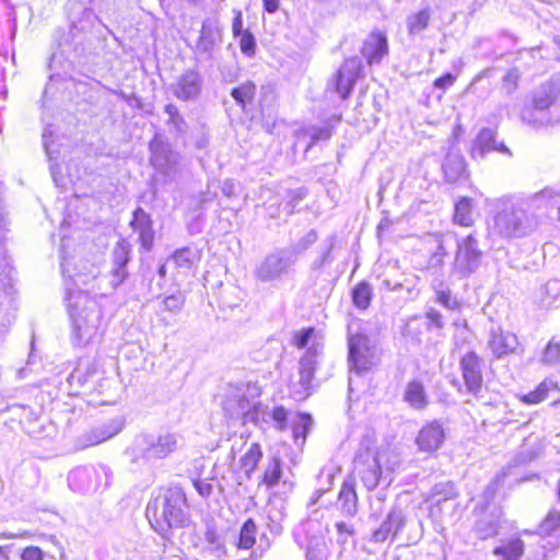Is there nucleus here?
Segmentation results:
<instances>
[{
  "mask_svg": "<svg viewBox=\"0 0 560 560\" xmlns=\"http://www.w3.org/2000/svg\"><path fill=\"white\" fill-rule=\"evenodd\" d=\"M317 240V232L315 230H311L288 249L294 253V256L298 258L300 254L308 249Z\"/></svg>",
  "mask_w": 560,
  "mask_h": 560,
  "instance_id": "nucleus-54",
  "label": "nucleus"
},
{
  "mask_svg": "<svg viewBox=\"0 0 560 560\" xmlns=\"http://www.w3.org/2000/svg\"><path fill=\"white\" fill-rule=\"evenodd\" d=\"M131 245L124 238L113 249V269L110 284L117 288L128 276L127 264L130 260Z\"/></svg>",
  "mask_w": 560,
  "mask_h": 560,
  "instance_id": "nucleus-20",
  "label": "nucleus"
},
{
  "mask_svg": "<svg viewBox=\"0 0 560 560\" xmlns=\"http://www.w3.org/2000/svg\"><path fill=\"white\" fill-rule=\"evenodd\" d=\"M149 148L153 167L165 177L166 182L175 179L179 173V154L158 137H154Z\"/></svg>",
  "mask_w": 560,
  "mask_h": 560,
  "instance_id": "nucleus-11",
  "label": "nucleus"
},
{
  "mask_svg": "<svg viewBox=\"0 0 560 560\" xmlns=\"http://www.w3.org/2000/svg\"><path fill=\"white\" fill-rule=\"evenodd\" d=\"M68 311L79 345H86L101 334L102 312L86 292L67 289Z\"/></svg>",
  "mask_w": 560,
  "mask_h": 560,
  "instance_id": "nucleus-4",
  "label": "nucleus"
},
{
  "mask_svg": "<svg viewBox=\"0 0 560 560\" xmlns=\"http://www.w3.org/2000/svg\"><path fill=\"white\" fill-rule=\"evenodd\" d=\"M350 371L362 373L369 371L374 364V350L369 345L365 335L351 334L348 337Z\"/></svg>",
  "mask_w": 560,
  "mask_h": 560,
  "instance_id": "nucleus-13",
  "label": "nucleus"
},
{
  "mask_svg": "<svg viewBox=\"0 0 560 560\" xmlns=\"http://www.w3.org/2000/svg\"><path fill=\"white\" fill-rule=\"evenodd\" d=\"M542 451V444L538 436L529 435L523 442L520 451L514 458L509 463L508 467L498 475L495 479L485 490L486 500H490L494 497L498 487L503 482V479L512 475V470L518 466L526 465L536 458H538Z\"/></svg>",
  "mask_w": 560,
  "mask_h": 560,
  "instance_id": "nucleus-9",
  "label": "nucleus"
},
{
  "mask_svg": "<svg viewBox=\"0 0 560 560\" xmlns=\"http://www.w3.org/2000/svg\"><path fill=\"white\" fill-rule=\"evenodd\" d=\"M482 255L478 240L472 233L458 238L454 270L462 277L470 276L480 267Z\"/></svg>",
  "mask_w": 560,
  "mask_h": 560,
  "instance_id": "nucleus-10",
  "label": "nucleus"
},
{
  "mask_svg": "<svg viewBox=\"0 0 560 560\" xmlns=\"http://www.w3.org/2000/svg\"><path fill=\"white\" fill-rule=\"evenodd\" d=\"M557 532H560V513L550 511L539 526V534L549 536Z\"/></svg>",
  "mask_w": 560,
  "mask_h": 560,
  "instance_id": "nucleus-48",
  "label": "nucleus"
},
{
  "mask_svg": "<svg viewBox=\"0 0 560 560\" xmlns=\"http://www.w3.org/2000/svg\"><path fill=\"white\" fill-rule=\"evenodd\" d=\"M482 358L475 351H468L459 360V369L467 394L478 397L483 387Z\"/></svg>",
  "mask_w": 560,
  "mask_h": 560,
  "instance_id": "nucleus-15",
  "label": "nucleus"
},
{
  "mask_svg": "<svg viewBox=\"0 0 560 560\" xmlns=\"http://www.w3.org/2000/svg\"><path fill=\"white\" fill-rule=\"evenodd\" d=\"M442 170L447 182H457L466 174L464 156L457 150H450L445 156Z\"/></svg>",
  "mask_w": 560,
  "mask_h": 560,
  "instance_id": "nucleus-25",
  "label": "nucleus"
},
{
  "mask_svg": "<svg viewBox=\"0 0 560 560\" xmlns=\"http://www.w3.org/2000/svg\"><path fill=\"white\" fill-rule=\"evenodd\" d=\"M101 27H105L92 10L84 9L78 20L71 21L70 33L78 35L80 33H101Z\"/></svg>",
  "mask_w": 560,
  "mask_h": 560,
  "instance_id": "nucleus-27",
  "label": "nucleus"
},
{
  "mask_svg": "<svg viewBox=\"0 0 560 560\" xmlns=\"http://www.w3.org/2000/svg\"><path fill=\"white\" fill-rule=\"evenodd\" d=\"M131 228L136 232H141L145 230L148 226L152 225V220L149 213H147L141 207H138L133 211V219L130 222Z\"/></svg>",
  "mask_w": 560,
  "mask_h": 560,
  "instance_id": "nucleus-56",
  "label": "nucleus"
},
{
  "mask_svg": "<svg viewBox=\"0 0 560 560\" xmlns=\"http://www.w3.org/2000/svg\"><path fill=\"white\" fill-rule=\"evenodd\" d=\"M336 528H337L338 534H339L338 541L340 544H346L347 536H351L353 534L352 527L349 526L348 524L343 523V522L337 523L336 524Z\"/></svg>",
  "mask_w": 560,
  "mask_h": 560,
  "instance_id": "nucleus-64",
  "label": "nucleus"
},
{
  "mask_svg": "<svg viewBox=\"0 0 560 560\" xmlns=\"http://www.w3.org/2000/svg\"><path fill=\"white\" fill-rule=\"evenodd\" d=\"M276 98V84L269 82L261 85L259 93V106L262 112L266 108H270L275 104Z\"/></svg>",
  "mask_w": 560,
  "mask_h": 560,
  "instance_id": "nucleus-50",
  "label": "nucleus"
},
{
  "mask_svg": "<svg viewBox=\"0 0 560 560\" xmlns=\"http://www.w3.org/2000/svg\"><path fill=\"white\" fill-rule=\"evenodd\" d=\"M521 74L516 68L510 69L502 78L501 91L506 95H512L518 88Z\"/></svg>",
  "mask_w": 560,
  "mask_h": 560,
  "instance_id": "nucleus-51",
  "label": "nucleus"
},
{
  "mask_svg": "<svg viewBox=\"0 0 560 560\" xmlns=\"http://www.w3.org/2000/svg\"><path fill=\"white\" fill-rule=\"evenodd\" d=\"M435 301L448 310H456L459 307V303L452 295V291L448 288H443L441 283L439 288H435Z\"/></svg>",
  "mask_w": 560,
  "mask_h": 560,
  "instance_id": "nucleus-49",
  "label": "nucleus"
},
{
  "mask_svg": "<svg viewBox=\"0 0 560 560\" xmlns=\"http://www.w3.org/2000/svg\"><path fill=\"white\" fill-rule=\"evenodd\" d=\"M535 199H540L541 208L556 207L558 209V220L560 221V190L549 187L544 188L535 194Z\"/></svg>",
  "mask_w": 560,
  "mask_h": 560,
  "instance_id": "nucleus-44",
  "label": "nucleus"
},
{
  "mask_svg": "<svg viewBox=\"0 0 560 560\" xmlns=\"http://www.w3.org/2000/svg\"><path fill=\"white\" fill-rule=\"evenodd\" d=\"M164 112L167 115V126L173 128L177 133H185L187 131V124L175 105L167 104L164 107Z\"/></svg>",
  "mask_w": 560,
  "mask_h": 560,
  "instance_id": "nucleus-45",
  "label": "nucleus"
},
{
  "mask_svg": "<svg viewBox=\"0 0 560 560\" xmlns=\"http://www.w3.org/2000/svg\"><path fill=\"white\" fill-rule=\"evenodd\" d=\"M539 362L544 365L555 366L560 364V341L550 339L544 348Z\"/></svg>",
  "mask_w": 560,
  "mask_h": 560,
  "instance_id": "nucleus-41",
  "label": "nucleus"
},
{
  "mask_svg": "<svg viewBox=\"0 0 560 560\" xmlns=\"http://www.w3.org/2000/svg\"><path fill=\"white\" fill-rule=\"evenodd\" d=\"M560 387L557 382L551 378H546L542 381L536 389L529 392L528 394L522 397V401L528 405H536L544 401L550 390H559Z\"/></svg>",
  "mask_w": 560,
  "mask_h": 560,
  "instance_id": "nucleus-34",
  "label": "nucleus"
},
{
  "mask_svg": "<svg viewBox=\"0 0 560 560\" xmlns=\"http://www.w3.org/2000/svg\"><path fill=\"white\" fill-rule=\"evenodd\" d=\"M319 527V524L312 520H308L303 524V532L305 534H308L310 532L315 533L308 538L305 546L307 560H324L327 557V546Z\"/></svg>",
  "mask_w": 560,
  "mask_h": 560,
  "instance_id": "nucleus-22",
  "label": "nucleus"
},
{
  "mask_svg": "<svg viewBox=\"0 0 560 560\" xmlns=\"http://www.w3.org/2000/svg\"><path fill=\"white\" fill-rule=\"evenodd\" d=\"M105 470H98L93 466H80L72 469L68 475V483L72 491L89 494L95 492L102 480Z\"/></svg>",
  "mask_w": 560,
  "mask_h": 560,
  "instance_id": "nucleus-17",
  "label": "nucleus"
},
{
  "mask_svg": "<svg viewBox=\"0 0 560 560\" xmlns=\"http://www.w3.org/2000/svg\"><path fill=\"white\" fill-rule=\"evenodd\" d=\"M500 518L501 514L498 511L485 512L476 521L474 533L481 540L497 536L499 533Z\"/></svg>",
  "mask_w": 560,
  "mask_h": 560,
  "instance_id": "nucleus-24",
  "label": "nucleus"
},
{
  "mask_svg": "<svg viewBox=\"0 0 560 560\" xmlns=\"http://www.w3.org/2000/svg\"><path fill=\"white\" fill-rule=\"evenodd\" d=\"M456 497L454 485L451 482L438 483L433 487L431 500L436 505H442Z\"/></svg>",
  "mask_w": 560,
  "mask_h": 560,
  "instance_id": "nucleus-42",
  "label": "nucleus"
},
{
  "mask_svg": "<svg viewBox=\"0 0 560 560\" xmlns=\"http://www.w3.org/2000/svg\"><path fill=\"white\" fill-rule=\"evenodd\" d=\"M145 513L152 527L161 535L171 528L186 527L190 523L186 494L179 487L161 490L148 503Z\"/></svg>",
  "mask_w": 560,
  "mask_h": 560,
  "instance_id": "nucleus-2",
  "label": "nucleus"
},
{
  "mask_svg": "<svg viewBox=\"0 0 560 560\" xmlns=\"http://www.w3.org/2000/svg\"><path fill=\"white\" fill-rule=\"evenodd\" d=\"M261 457L262 452L258 443H253L248 451L242 456L241 466L247 478H250L252 472L256 469Z\"/></svg>",
  "mask_w": 560,
  "mask_h": 560,
  "instance_id": "nucleus-37",
  "label": "nucleus"
},
{
  "mask_svg": "<svg viewBox=\"0 0 560 560\" xmlns=\"http://www.w3.org/2000/svg\"><path fill=\"white\" fill-rule=\"evenodd\" d=\"M313 334H314V329L313 328L301 330L294 337V345L298 348H305V347H307L308 343H310V340H311V338L313 336Z\"/></svg>",
  "mask_w": 560,
  "mask_h": 560,
  "instance_id": "nucleus-59",
  "label": "nucleus"
},
{
  "mask_svg": "<svg viewBox=\"0 0 560 560\" xmlns=\"http://www.w3.org/2000/svg\"><path fill=\"white\" fill-rule=\"evenodd\" d=\"M43 551L38 547H27L21 555L22 560H43Z\"/></svg>",
  "mask_w": 560,
  "mask_h": 560,
  "instance_id": "nucleus-63",
  "label": "nucleus"
},
{
  "mask_svg": "<svg viewBox=\"0 0 560 560\" xmlns=\"http://www.w3.org/2000/svg\"><path fill=\"white\" fill-rule=\"evenodd\" d=\"M183 440L175 433H164L159 436L140 434L126 450V454L135 464L163 459L182 446Z\"/></svg>",
  "mask_w": 560,
  "mask_h": 560,
  "instance_id": "nucleus-5",
  "label": "nucleus"
},
{
  "mask_svg": "<svg viewBox=\"0 0 560 560\" xmlns=\"http://www.w3.org/2000/svg\"><path fill=\"white\" fill-rule=\"evenodd\" d=\"M197 260V253L189 247H184L176 250L170 259V261H172L175 267L183 272L190 270Z\"/></svg>",
  "mask_w": 560,
  "mask_h": 560,
  "instance_id": "nucleus-35",
  "label": "nucleus"
},
{
  "mask_svg": "<svg viewBox=\"0 0 560 560\" xmlns=\"http://www.w3.org/2000/svg\"><path fill=\"white\" fill-rule=\"evenodd\" d=\"M405 401L417 410L424 409L428 406V395L424 386L419 381H411L407 384L404 392Z\"/></svg>",
  "mask_w": 560,
  "mask_h": 560,
  "instance_id": "nucleus-28",
  "label": "nucleus"
},
{
  "mask_svg": "<svg viewBox=\"0 0 560 560\" xmlns=\"http://www.w3.org/2000/svg\"><path fill=\"white\" fill-rule=\"evenodd\" d=\"M521 345L515 334L503 330L501 327H492L489 330L487 348L494 359L500 360L506 355L517 353Z\"/></svg>",
  "mask_w": 560,
  "mask_h": 560,
  "instance_id": "nucleus-18",
  "label": "nucleus"
},
{
  "mask_svg": "<svg viewBox=\"0 0 560 560\" xmlns=\"http://www.w3.org/2000/svg\"><path fill=\"white\" fill-rule=\"evenodd\" d=\"M430 20V12L428 9L421 10L418 13L409 16L408 26L410 33H419L423 31Z\"/></svg>",
  "mask_w": 560,
  "mask_h": 560,
  "instance_id": "nucleus-52",
  "label": "nucleus"
},
{
  "mask_svg": "<svg viewBox=\"0 0 560 560\" xmlns=\"http://www.w3.org/2000/svg\"><path fill=\"white\" fill-rule=\"evenodd\" d=\"M338 501L346 514L353 516L358 512V498L353 483L345 482L342 485Z\"/></svg>",
  "mask_w": 560,
  "mask_h": 560,
  "instance_id": "nucleus-33",
  "label": "nucleus"
},
{
  "mask_svg": "<svg viewBox=\"0 0 560 560\" xmlns=\"http://www.w3.org/2000/svg\"><path fill=\"white\" fill-rule=\"evenodd\" d=\"M445 439V431L439 421L425 424L418 433L417 445L420 451L432 453L441 447Z\"/></svg>",
  "mask_w": 560,
  "mask_h": 560,
  "instance_id": "nucleus-21",
  "label": "nucleus"
},
{
  "mask_svg": "<svg viewBox=\"0 0 560 560\" xmlns=\"http://www.w3.org/2000/svg\"><path fill=\"white\" fill-rule=\"evenodd\" d=\"M539 208L540 199H535V194L527 198L502 197L495 201L489 233L504 240L526 237L539 226L535 212Z\"/></svg>",
  "mask_w": 560,
  "mask_h": 560,
  "instance_id": "nucleus-1",
  "label": "nucleus"
},
{
  "mask_svg": "<svg viewBox=\"0 0 560 560\" xmlns=\"http://www.w3.org/2000/svg\"><path fill=\"white\" fill-rule=\"evenodd\" d=\"M245 422H252L255 425H262L270 422V411L259 402L253 401Z\"/></svg>",
  "mask_w": 560,
  "mask_h": 560,
  "instance_id": "nucleus-46",
  "label": "nucleus"
},
{
  "mask_svg": "<svg viewBox=\"0 0 560 560\" xmlns=\"http://www.w3.org/2000/svg\"><path fill=\"white\" fill-rule=\"evenodd\" d=\"M425 318L428 320L427 326L428 329L436 328L442 329L444 327V320L442 314L435 308H429L425 312Z\"/></svg>",
  "mask_w": 560,
  "mask_h": 560,
  "instance_id": "nucleus-57",
  "label": "nucleus"
},
{
  "mask_svg": "<svg viewBox=\"0 0 560 560\" xmlns=\"http://www.w3.org/2000/svg\"><path fill=\"white\" fill-rule=\"evenodd\" d=\"M372 298V288L366 282H360L352 291L353 304L361 310H366L370 306Z\"/></svg>",
  "mask_w": 560,
  "mask_h": 560,
  "instance_id": "nucleus-43",
  "label": "nucleus"
},
{
  "mask_svg": "<svg viewBox=\"0 0 560 560\" xmlns=\"http://www.w3.org/2000/svg\"><path fill=\"white\" fill-rule=\"evenodd\" d=\"M139 241L141 243V246L145 250H150L153 246L154 241V231L152 225L148 226L145 230H142L139 232Z\"/></svg>",
  "mask_w": 560,
  "mask_h": 560,
  "instance_id": "nucleus-58",
  "label": "nucleus"
},
{
  "mask_svg": "<svg viewBox=\"0 0 560 560\" xmlns=\"http://www.w3.org/2000/svg\"><path fill=\"white\" fill-rule=\"evenodd\" d=\"M524 552V542L520 538H512L493 549L498 560H518Z\"/></svg>",
  "mask_w": 560,
  "mask_h": 560,
  "instance_id": "nucleus-32",
  "label": "nucleus"
},
{
  "mask_svg": "<svg viewBox=\"0 0 560 560\" xmlns=\"http://www.w3.org/2000/svg\"><path fill=\"white\" fill-rule=\"evenodd\" d=\"M282 475L281 459L278 456H273L269 459L262 476V482L268 488H273L278 485Z\"/></svg>",
  "mask_w": 560,
  "mask_h": 560,
  "instance_id": "nucleus-39",
  "label": "nucleus"
},
{
  "mask_svg": "<svg viewBox=\"0 0 560 560\" xmlns=\"http://www.w3.org/2000/svg\"><path fill=\"white\" fill-rule=\"evenodd\" d=\"M323 347L319 343L310 346L299 362V382L294 384V393L298 399L310 396L313 389L314 373L318 365V357Z\"/></svg>",
  "mask_w": 560,
  "mask_h": 560,
  "instance_id": "nucleus-12",
  "label": "nucleus"
},
{
  "mask_svg": "<svg viewBox=\"0 0 560 560\" xmlns=\"http://www.w3.org/2000/svg\"><path fill=\"white\" fill-rule=\"evenodd\" d=\"M257 526L254 520L248 518L241 527L237 541L231 545L233 552L238 553L242 550H249L256 542Z\"/></svg>",
  "mask_w": 560,
  "mask_h": 560,
  "instance_id": "nucleus-29",
  "label": "nucleus"
},
{
  "mask_svg": "<svg viewBox=\"0 0 560 560\" xmlns=\"http://www.w3.org/2000/svg\"><path fill=\"white\" fill-rule=\"evenodd\" d=\"M399 463L395 452L388 448L375 450L370 440L361 443L353 460L354 470L368 490H373L381 483L390 485L392 472Z\"/></svg>",
  "mask_w": 560,
  "mask_h": 560,
  "instance_id": "nucleus-3",
  "label": "nucleus"
},
{
  "mask_svg": "<svg viewBox=\"0 0 560 560\" xmlns=\"http://www.w3.org/2000/svg\"><path fill=\"white\" fill-rule=\"evenodd\" d=\"M253 401L244 394L236 393L224 401V410L231 418H242L244 421L248 415Z\"/></svg>",
  "mask_w": 560,
  "mask_h": 560,
  "instance_id": "nucleus-30",
  "label": "nucleus"
},
{
  "mask_svg": "<svg viewBox=\"0 0 560 560\" xmlns=\"http://www.w3.org/2000/svg\"><path fill=\"white\" fill-rule=\"evenodd\" d=\"M363 71L362 61L358 57L348 58L336 73L334 86L342 100L352 92L357 80Z\"/></svg>",
  "mask_w": 560,
  "mask_h": 560,
  "instance_id": "nucleus-19",
  "label": "nucleus"
},
{
  "mask_svg": "<svg viewBox=\"0 0 560 560\" xmlns=\"http://www.w3.org/2000/svg\"><path fill=\"white\" fill-rule=\"evenodd\" d=\"M312 427V418L307 415L300 416L299 422L294 424L292 434L295 443L301 439L302 444L306 440V435Z\"/></svg>",
  "mask_w": 560,
  "mask_h": 560,
  "instance_id": "nucleus-55",
  "label": "nucleus"
},
{
  "mask_svg": "<svg viewBox=\"0 0 560 560\" xmlns=\"http://www.w3.org/2000/svg\"><path fill=\"white\" fill-rule=\"evenodd\" d=\"M121 430V424L118 422H112L104 424L103 427L93 430L89 436V445L100 444L113 436H115Z\"/></svg>",
  "mask_w": 560,
  "mask_h": 560,
  "instance_id": "nucleus-38",
  "label": "nucleus"
},
{
  "mask_svg": "<svg viewBox=\"0 0 560 560\" xmlns=\"http://www.w3.org/2000/svg\"><path fill=\"white\" fill-rule=\"evenodd\" d=\"M203 79L197 69H187L170 85L171 93L179 101L196 100L202 90Z\"/></svg>",
  "mask_w": 560,
  "mask_h": 560,
  "instance_id": "nucleus-16",
  "label": "nucleus"
},
{
  "mask_svg": "<svg viewBox=\"0 0 560 560\" xmlns=\"http://www.w3.org/2000/svg\"><path fill=\"white\" fill-rule=\"evenodd\" d=\"M287 416V410L283 407H276L272 411H270V420H273L280 430L285 425Z\"/></svg>",
  "mask_w": 560,
  "mask_h": 560,
  "instance_id": "nucleus-60",
  "label": "nucleus"
},
{
  "mask_svg": "<svg viewBox=\"0 0 560 560\" xmlns=\"http://www.w3.org/2000/svg\"><path fill=\"white\" fill-rule=\"evenodd\" d=\"M498 151L511 155L510 150L502 142L495 140V132L490 128H482L472 145V156L483 158L487 153Z\"/></svg>",
  "mask_w": 560,
  "mask_h": 560,
  "instance_id": "nucleus-23",
  "label": "nucleus"
},
{
  "mask_svg": "<svg viewBox=\"0 0 560 560\" xmlns=\"http://www.w3.org/2000/svg\"><path fill=\"white\" fill-rule=\"evenodd\" d=\"M409 525H416L417 530L413 535L407 536L408 544H417L422 537V524L420 521L412 522L409 520L407 512L400 505H394L387 512L385 518L376 527L371 535V541L374 544H383L386 540L394 542L399 539L405 529Z\"/></svg>",
  "mask_w": 560,
  "mask_h": 560,
  "instance_id": "nucleus-6",
  "label": "nucleus"
},
{
  "mask_svg": "<svg viewBox=\"0 0 560 560\" xmlns=\"http://www.w3.org/2000/svg\"><path fill=\"white\" fill-rule=\"evenodd\" d=\"M241 50L244 55L252 57L255 54V37H241Z\"/></svg>",
  "mask_w": 560,
  "mask_h": 560,
  "instance_id": "nucleus-62",
  "label": "nucleus"
},
{
  "mask_svg": "<svg viewBox=\"0 0 560 560\" xmlns=\"http://www.w3.org/2000/svg\"><path fill=\"white\" fill-rule=\"evenodd\" d=\"M295 262L294 253L288 248H278L260 261L255 269V276L261 282L279 281L290 273Z\"/></svg>",
  "mask_w": 560,
  "mask_h": 560,
  "instance_id": "nucleus-8",
  "label": "nucleus"
},
{
  "mask_svg": "<svg viewBox=\"0 0 560 560\" xmlns=\"http://www.w3.org/2000/svg\"><path fill=\"white\" fill-rule=\"evenodd\" d=\"M537 300L541 307L551 308L560 304V281L549 280L538 291Z\"/></svg>",
  "mask_w": 560,
  "mask_h": 560,
  "instance_id": "nucleus-31",
  "label": "nucleus"
},
{
  "mask_svg": "<svg viewBox=\"0 0 560 560\" xmlns=\"http://www.w3.org/2000/svg\"><path fill=\"white\" fill-rule=\"evenodd\" d=\"M205 559L218 560H258L262 557V552L253 550L247 558L234 559L231 546L228 548L214 527L207 526L205 532V544L200 550Z\"/></svg>",
  "mask_w": 560,
  "mask_h": 560,
  "instance_id": "nucleus-14",
  "label": "nucleus"
},
{
  "mask_svg": "<svg viewBox=\"0 0 560 560\" xmlns=\"http://www.w3.org/2000/svg\"><path fill=\"white\" fill-rule=\"evenodd\" d=\"M186 303V294L182 291H177L173 294L165 296L162 301L163 310L173 314L182 312Z\"/></svg>",
  "mask_w": 560,
  "mask_h": 560,
  "instance_id": "nucleus-47",
  "label": "nucleus"
},
{
  "mask_svg": "<svg viewBox=\"0 0 560 560\" xmlns=\"http://www.w3.org/2000/svg\"><path fill=\"white\" fill-rule=\"evenodd\" d=\"M361 52L369 65L378 63L388 54L386 37H368Z\"/></svg>",
  "mask_w": 560,
  "mask_h": 560,
  "instance_id": "nucleus-26",
  "label": "nucleus"
},
{
  "mask_svg": "<svg viewBox=\"0 0 560 560\" xmlns=\"http://www.w3.org/2000/svg\"><path fill=\"white\" fill-rule=\"evenodd\" d=\"M194 486L203 498H208L212 493V483L207 479H197L194 481Z\"/></svg>",
  "mask_w": 560,
  "mask_h": 560,
  "instance_id": "nucleus-61",
  "label": "nucleus"
},
{
  "mask_svg": "<svg viewBox=\"0 0 560 560\" xmlns=\"http://www.w3.org/2000/svg\"><path fill=\"white\" fill-rule=\"evenodd\" d=\"M454 222L462 226H470L474 223L471 199L462 198L456 202Z\"/></svg>",
  "mask_w": 560,
  "mask_h": 560,
  "instance_id": "nucleus-36",
  "label": "nucleus"
},
{
  "mask_svg": "<svg viewBox=\"0 0 560 560\" xmlns=\"http://www.w3.org/2000/svg\"><path fill=\"white\" fill-rule=\"evenodd\" d=\"M256 94V85L252 81H247L237 88H234L231 92L232 97L238 105L245 109L246 105L252 103Z\"/></svg>",
  "mask_w": 560,
  "mask_h": 560,
  "instance_id": "nucleus-40",
  "label": "nucleus"
},
{
  "mask_svg": "<svg viewBox=\"0 0 560 560\" xmlns=\"http://www.w3.org/2000/svg\"><path fill=\"white\" fill-rule=\"evenodd\" d=\"M304 133L311 138L308 148L318 141H326L331 137V129L326 126H310L304 129Z\"/></svg>",
  "mask_w": 560,
  "mask_h": 560,
  "instance_id": "nucleus-53",
  "label": "nucleus"
},
{
  "mask_svg": "<svg viewBox=\"0 0 560 560\" xmlns=\"http://www.w3.org/2000/svg\"><path fill=\"white\" fill-rule=\"evenodd\" d=\"M559 96V86L553 82L541 84L533 94L532 106L524 107L521 118L533 127L549 125L551 119L548 109L555 104Z\"/></svg>",
  "mask_w": 560,
  "mask_h": 560,
  "instance_id": "nucleus-7",
  "label": "nucleus"
}]
</instances>
